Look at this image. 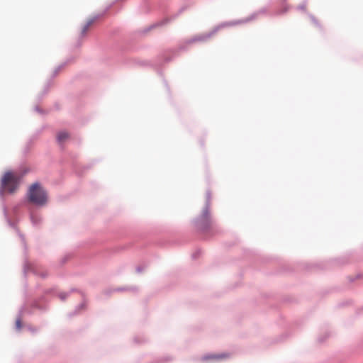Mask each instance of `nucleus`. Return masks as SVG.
Returning a JSON list of instances; mask_svg holds the SVG:
<instances>
[{
	"mask_svg": "<svg viewBox=\"0 0 363 363\" xmlns=\"http://www.w3.org/2000/svg\"><path fill=\"white\" fill-rule=\"evenodd\" d=\"M94 19H89L87 22L83 26L81 33L82 35H84L86 32L89 30V28L92 26V24L94 23Z\"/></svg>",
	"mask_w": 363,
	"mask_h": 363,
	"instance_id": "nucleus-5",
	"label": "nucleus"
},
{
	"mask_svg": "<svg viewBox=\"0 0 363 363\" xmlns=\"http://www.w3.org/2000/svg\"><path fill=\"white\" fill-rule=\"evenodd\" d=\"M69 138V135L66 131L59 132L57 135V140L59 143L62 144L67 141Z\"/></svg>",
	"mask_w": 363,
	"mask_h": 363,
	"instance_id": "nucleus-4",
	"label": "nucleus"
},
{
	"mask_svg": "<svg viewBox=\"0 0 363 363\" xmlns=\"http://www.w3.org/2000/svg\"><path fill=\"white\" fill-rule=\"evenodd\" d=\"M198 225L202 228H205L210 224V216L208 210L205 208L202 213V215L198 218Z\"/></svg>",
	"mask_w": 363,
	"mask_h": 363,
	"instance_id": "nucleus-3",
	"label": "nucleus"
},
{
	"mask_svg": "<svg viewBox=\"0 0 363 363\" xmlns=\"http://www.w3.org/2000/svg\"><path fill=\"white\" fill-rule=\"evenodd\" d=\"M24 173L19 172H7L1 179V188L3 191L9 193H13L18 187L21 179L24 176Z\"/></svg>",
	"mask_w": 363,
	"mask_h": 363,
	"instance_id": "nucleus-1",
	"label": "nucleus"
},
{
	"mask_svg": "<svg viewBox=\"0 0 363 363\" xmlns=\"http://www.w3.org/2000/svg\"><path fill=\"white\" fill-rule=\"evenodd\" d=\"M16 325L18 329H20L21 328V324L20 320H17L16 322Z\"/></svg>",
	"mask_w": 363,
	"mask_h": 363,
	"instance_id": "nucleus-6",
	"label": "nucleus"
},
{
	"mask_svg": "<svg viewBox=\"0 0 363 363\" xmlns=\"http://www.w3.org/2000/svg\"><path fill=\"white\" fill-rule=\"evenodd\" d=\"M27 196L30 202L38 206H43L47 202V194L38 183L29 187Z\"/></svg>",
	"mask_w": 363,
	"mask_h": 363,
	"instance_id": "nucleus-2",
	"label": "nucleus"
}]
</instances>
